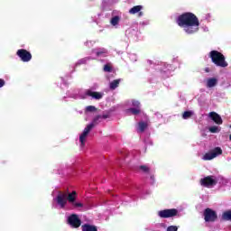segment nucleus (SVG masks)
<instances>
[{
    "mask_svg": "<svg viewBox=\"0 0 231 231\" xmlns=\"http://www.w3.org/2000/svg\"><path fill=\"white\" fill-rule=\"evenodd\" d=\"M176 23L178 26L183 28L188 35H192L199 32V19L193 13H183L178 16Z\"/></svg>",
    "mask_w": 231,
    "mask_h": 231,
    "instance_id": "f257e3e1",
    "label": "nucleus"
},
{
    "mask_svg": "<svg viewBox=\"0 0 231 231\" xmlns=\"http://www.w3.org/2000/svg\"><path fill=\"white\" fill-rule=\"evenodd\" d=\"M77 199V191H72L71 193H62L60 192L56 198V201L58 205L61 208H64L66 207V204L68 203H74Z\"/></svg>",
    "mask_w": 231,
    "mask_h": 231,
    "instance_id": "f03ea898",
    "label": "nucleus"
},
{
    "mask_svg": "<svg viewBox=\"0 0 231 231\" xmlns=\"http://www.w3.org/2000/svg\"><path fill=\"white\" fill-rule=\"evenodd\" d=\"M101 119H102V116H97L96 117H94L92 122L87 125L83 133L79 135V142L81 143V147L86 146V139L88 138V135L89 134V133H91V129H93V127L100 124Z\"/></svg>",
    "mask_w": 231,
    "mask_h": 231,
    "instance_id": "7ed1b4c3",
    "label": "nucleus"
},
{
    "mask_svg": "<svg viewBox=\"0 0 231 231\" xmlns=\"http://www.w3.org/2000/svg\"><path fill=\"white\" fill-rule=\"evenodd\" d=\"M209 58L211 59L213 64L218 68H227L228 62L226 61L225 55L217 51H211L209 52Z\"/></svg>",
    "mask_w": 231,
    "mask_h": 231,
    "instance_id": "20e7f679",
    "label": "nucleus"
},
{
    "mask_svg": "<svg viewBox=\"0 0 231 231\" xmlns=\"http://www.w3.org/2000/svg\"><path fill=\"white\" fill-rule=\"evenodd\" d=\"M206 223H214L217 219V213L210 208H207L203 213Z\"/></svg>",
    "mask_w": 231,
    "mask_h": 231,
    "instance_id": "39448f33",
    "label": "nucleus"
},
{
    "mask_svg": "<svg viewBox=\"0 0 231 231\" xmlns=\"http://www.w3.org/2000/svg\"><path fill=\"white\" fill-rule=\"evenodd\" d=\"M200 185L201 187L210 189V187L217 185V180L214 178V176L209 175L200 180Z\"/></svg>",
    "mask_w": 231,
    "mask_h": 231,
    "instance_id": "423d86ee",
    "label": "nucleus"
},
{
    "mask_svg": "<svg viewBox=\"0 0 231 231\" xmlns=\"http://www.w3.org/2000/svg\"><path fill=\"white\" fill-rule=\"evenodd\" d=\"M159 217L162 219H167L169 217H174L178 216V209L171 208V209H163L158 212Z\"/></svg>",
    "mask_w": 231,
    "mask_h": 231,
    "instance_id": "0eeeda50",
    "label": "nucleus"
},
{
    "mask_svg": "<svg viewBox=\"0 0 231 231\" xmlns=\"http://www.w3.org/2000/svg\"><path fill=\"white\" fill-rule=\"evenodd\" d=\"M221 154H223V150L221 149V147H216L213 150H211L209 152H207L203 156V160L205 161L214 160V158H217V156H219Z\"/></svg>",
    "mask_w": 231,
    "mask_h": 231,
    "instance_id": "6e6552de",
    "label": "nucleus"
},
{
    "mask_svg": "<svg viewBox=\"0 0 231 231\" xmlns=\"http://www.w3.org/2000/svg\"><path fill=\"white\" fill-rule=\"evenodd\" d=\"M68 224L72 227V228H79L80 225H82V220L79 218V215L77 214H72L68 217Z\"/></svg>",
    "mask_w": 231,
    "mask_h": 231,
    "instance_id": "1a4fd4ad",
    "label": "nucleus"
},
{
    "mask_svg": "<svg viewBox=\"0 0 231 231\" xmlns=\"http://www.w3.org/2000/svg\"><path fill=\"white\" fill-rule=\"evenodd\" d=\"M16 55L23 62H30L32 60V53L25 49L18 50Z\"/></svg>",
    "mask_w": 231,
    "mask_h": 231,
    "instance_id": "9d476101",
    "label": "nucleus"
},
{
    "mask_svg": "<svg viewBox=\"0 0 231 231\" xmlns=\"http://www.w3.org/2000/svg\"><path fill=\"white\" fill-rule=\"evenodd\" d=\"M209 118L217 124V125H223V118H221V116L216 112H210L208 114Z\"/></svg>",
    "mask_w": 231,
    "mask_h": 231,
    "instance_id": "9b49d317",
    "label": "nucleus"
},
{
    "mask_svg": "<svg viewBox=\"0 0 231 231\" xmlns=\"http://www.w3.org/2000/svg\"><path fill=\"white\" fill-rule=\"evenodd\" d=\"M85 95H87V97H91L95 98V100H100L102 97H104V94L102 92H95L89 89L86 91Z\"/></svg>",
    "mask_w": 231,
    "mask_h": 231,
    "instance_id": "f8f14e48",
    "label": "nucleus"
},
{
    "mask_svg": "<svg viewBox=\"0 0 231 231\" xmlns=\"http://www.w3.org/2000/svg\"><path fill=\"white\" fill-rule=\"evenodd\" d=\"M143 8V6L142 5H135L129 10V14L131 15H134V14H138L139 12H142Z\"/></svg>",
    "mask_w": 231,
    "mask_h": 231,
    "instance_id": "ddd939ff",
    "label": "nucleus"
},
{
    "mask_svg": "<svg viewBox=\"0 0 231 231\" xmlns=\"http://www.w3.org/2000/svg\"><path fill=\"white\" fill-rule=\"evenodd\" d=\"M217 85V79L211 78V79H208L207 86L208 88H214Z\"/></svg>",
    "mask_w": 231,
    "mask_h": 231,
    "instance_id": "4468645a",
    "label": "nucleus"
},
{
    "mask_svg": "<svg viewBox=\"0 0 231 231\" xmlns=\"http://www.w3.org/2000/svg\"><path fill=\"white\" fill-rule=\"evenodd\" d=\"M118 86H120V79H115L110 83L109 88L115 90Z\"/></svg>",
    "mask_w": 231,
    "mask_h": 231,
    "instance_id": "2eb2a0df",
    "label": "nucleus"
},
{
    "mask_svg": "<svg viewBox=\"0 0 231 231\" xmlns=\"http://www.w3.org/2000/svg\"><path fill=\"white\" fill-rule=\"evenodd\" d=\"M222 218L224 221H231V210H227L223 213Z\"/></svg>",
    "mask_w": 231,
    "mask_h": 231,
    "instance_id": "dca6fc26",
    "label": "nucleus"
},
{
    "mask_svg": "<svg viewBox=\"0 0 231 231\" xmlns=\"http://www.w3.org/2000/svg\"><path fill=\"white\" fill-rule=\"evenodd\" d=\"M140 171H142V172H144L145 174H149V172H151V168H149V166L147 165H141L139 166Z\"/></svg>",
    "mask_w": 231,
    "mask_h": 231,
    "instance_id": "f3484780",
    "label": "nucleus"
},
{
    "mask_svg": "<svg viewBox=\"0 0 231 231\" xmlns=\"http://www.w3.org/2000/svg\"><path fill=\"white\" fill-rule=\"evenodd\" d=\"M129 113H132V115H140V113H142V108H129L128 109Z\"/></svg>",
    "mask_w": 231,
    "mask_h": 231,
    "instance_id": "a211bd4d",
    "label": "nucleus"
},
{
    "mask_svg": "<svg viewBox=\"0 0 231 231\" xmlns=\"http://www.w3.org/2000/svg\"><path fill=\"white\" fill-rule=\"evenodd\" d=\"M118 23H120V16H114L111 19V25L112 26H116V24H118Z\"/></svg>",
    "mask_w": 231,
    "mask_h": 231,
    "instance_id": "6ab92c4d",
    "label": "nucleus"
},
{
    "mask_svg": "<svg viewBox=\"0 0 231 231\" xmlns=\"http://www.w3.org/2000/svg\"><path fill=\"white\" fill-rule=\"evenodd\" d=\"M193 113L192 111H185L183 114H182V118L184 120H189V118H190V116H192Z\"/></svg>",
    "mask_w": 231,
    "mask_h": 231,
    "instance_id": "aec40b11",
    "label": "nucleus"
},
{
    "mask_svg": "<svg viewBox=\"0 0 231 231\" xmlns=\"http://www.w3.org/2000/svg\"><path fill=\"white\" fill-rule=\"evenodd\" d=\"M139 129H140L141 133H143V131H145V129H147V123L140 122L139 123Z\"/></svg>",
    "mask_w": 231,
    "mask_h": 231,
    "instance_id": "412c9836",
    "label": "nucleus"
},
{
    "mask_svg": "<svg viewBox=\"0 0 231 231\" xmlns=\"http://www.w3.org/2000/svg\"><path fill=\"white\" fill-rule=\"evenodd\" d=\"M220 131H221V128H219L218 126L214 125L209 127L210 133L216 134V133H219Z\"/></svg>",
    "mask_w": 231,
    "mask_h": 231,
    "instance_id": "4be33fe9",
    "label": "nucleus"
},
{
    "mask_svg": "<svg viewBox=\"0 0 231 231\" xmlns=\"http://www.w3.org/2000/svg\"><path fill=\"white\" fill-rule=\"evenodd\" d=\"M104 71H106V73H111V71H113V68L111 67V65L106 64L104 66Z\"/></svg>",
    "mask_w": 231,
    "mask_h": 231,
    "instance_id": "5701e85b",
    "label": "nucleus"
},
{
    "mask_svg": "<svg viewBox=\"0 0 231 231\" xmlns=\"http://www.w3.org/2000/svg\"><path fill=\"white\" fill-rule=\"evenodd\" d=\"M86 111H88V113H93L97 111V107H95L94 106H88L86 107Z\"/></svg>",
    "mask_w": 231,
    "mask_h": 231,
    "instance_id": "b1692460",
    "label": "nucleus"
},
{
    "mask_svg": "<svg viewBox=\"0 0 231 231\" xmlns=\"http://www.w3.org/2000/svg\"><path fill=\"white\" fill-rule=\"evenodd\" d=\"M132 105H133L134 108L141 109V108H140V101H138V100H133V101H132Z\"/></svg>",
    "mask_w": 231,
    "mask_h": 231,
    "instance_id": "393cba45",
    "label": "nucleus"
},
{
    "mask_svg": "<svg viewBox=\"0 0 231 231\" xmlns=\"http://www.w3.org/2000/svg\"><path fill=\"white\" fill-rule=\"evenodd\" d=\"M107 53V51L106 49H102L101 51L96 52L97 57H100V55H104Z\"/></svg>",
    "mask_w": 231,
    "mask_h": 231,
    "instance_id": "a878e982",
    "label": "nucleus"
},
{
    "mask_svg": "<svg viewBox=\"0 0 231 231\" xmlns=\"http://www.w3.org/2000/svg\"><path fill=\"white\" fill-rule=\"evenodd\" d=\"M73 207H75L76 208H82V207H84V204L80 203V202H74Z\"/></svg>",
    "mask_w": 231,
    "mask_h": 231,
    "instance_id": "bb28decb",
    "label": "nucleus"
},
{
    "mask_svg": "<svg viewBox=\"0 0 231 231\" xmlns=\"http://www.w3.org/2000/svg\"><path fill=\"white\" fill-rule=\"evenodd\" d=\"M167 231H178V226H170L167 227Z\"/></svg>",
    "mask_w": 231,
    "mask_h": 231,
    "instance_id": "cd10ccee",
    "label": "nucleus"
},
{
    "mask_svg": "<svg viewBox=\"0 0 231 231\" xmlns=\"http://www.w3.org/2000/svg\"><path fill=\"white\" fill-rule=\"evenodd\" d=\"M5 79H0V88H3L5 86Z\"/></svg>",
    "mask_w": 231,
    "mask_h": 231,
    "instance_id": "c85d7f7f",
    "label": "nucleus"
},
{
    "mask_svg": "<svg viewBox=\"0 0 231 231\" xmlns=\"http://www.w3.org/2000/svg\"><path fill=\"white\" fill-rule=\"evenodd\" d=\"M101 118H103L104 120H106V118H109V116H108V115H103V116H101Z\"/></svg>",
    "mask_w": 231,
    "mask_h": 231,
    "instance_id": "c756f323",
    "label": "nucleus"
},
{
    "mask_svg": "<svg viewBox=\"0 0 231 231\" xmlns=\"http://www.w3.org/2000/svg\"><path fill=\"white\" fill-rule=\"evenodd\" d=\"M143 15V12H141V11H140V12L138 13V16H139V17H142Z\"/></svg>",
    "mask_w": 231,
    "mask_h": 231,
    "instance_id": "7c9ffc66",
    "label": "nucleus"
},
{
    "mask_svg": "<svg viewBox=\"0 0 231 231\" xmlns=\"http://www.w3.org/2000/svg\"><path fill=\"white\" fill-rule=\"evenodd\" d=\"M205 71H206V73H209V72H210V69L206 68V69H205Z\"/></svg>",
    "mask_w": 231,
    "mask_h": 231,
    "instance_id": "2f4dec72",
    "label": "nucleus"
},
{
    "mask_svg": "<svg viewBox=\"0 0 231 231\" xmlns=\"http://www.w3.org/2000/svg\"><path fill=\"white\" fill-rule=\"evenodd\" d=\"M151 180H152V181H154V175H151Z\"/></svg>",
    "mask_w": 231,
    "mask_h": 231,
    "instance_id": "473e14b6",
    "label": "nucleus"
}]
</instances>
